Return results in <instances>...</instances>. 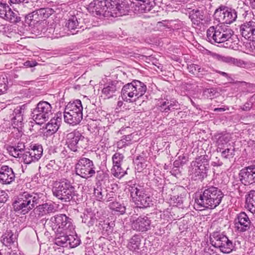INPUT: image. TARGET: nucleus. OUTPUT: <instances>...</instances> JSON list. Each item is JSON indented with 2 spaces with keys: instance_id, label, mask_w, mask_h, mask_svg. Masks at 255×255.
<instances>
[{
  "instance_id": "1",
  "label": "nucleus",
  "mask_w": 255,
  "mask_h": 255,
  "mask_svg": "<svg viewBox=\"0 0 255 255\" xmlns=\"http://www.w3.org/2000/svg\"><path fill=\"white\" fill-rule=\"evenodd\" d=\"M54 196L62 202L71 205L78 204L83 200V195L76 190L73 183L66 178L61 179L55 184L52 189Z\"/></svg>"
},
{
  "instance_id": "2",
  "label": "nucleus",
  "mask_w": 255,
  "mask_h": 255,
  "mask_svg": "<svg viewBox=\"0 0 255 255\" xmlns=\"http://www.w3.org/2000/svg\"><path fill=\"white\" fill-rule=\"evenodd\" d=\"M224 194L222 190L212 185H207L196 193L195 202L199 207L213 209L218 206Z\"/></svg>"
},
{
  "instance_id": "3",
  "label": "nucleus",
  "mask_w": 255,
  "mask_h": 255,
  "mask_svg": "<svg viewBox=\"0 0 255 255\" xmlns=\"http://www.w3.org/2000/svg\"><path fill=\"white\" fill-rule=\"evenodd\" d=\"M50 221V226L55 233L54 244L61 245L65 242L64 236L70 234L74 229L73 220L64 214H58L52 217Z\"/></svg>"
},
{
  "instance_id": "4",
  "label": "nucleus",
  "mask_w": 255,
  "mask_h": 255,
  "mask_svg": "<svg viewBox=\"0 0 255 255\" xmlns=\"http://www.w3.org/2000/svg\"><path fill=\"white\" fill-rule=\"evenodd\" d=\"M42 194L24 192L19 194L12 203L13 210L25 215L41 203Z\"/></svg>"
},
{
  "instance_id": "5",
  "label": "nucleus",
  "mask_w": 255,
  "mask_h": 255,
  "mask_svg": "<svg viewBox=\"0 0 255 255\" xmlns=\"http://www.w3.org/2000/svg\"><path fill=\"white\" fill-rule=\"evenodd\" d=\"M132 202L137 208L146 209L153 205V198L139 184L129 181L126 186Z\"/></svg>"
},
{
  "instance_id": "6",
  "label": "nucleus",
  "mask_w": 255,
  "mask_h": 255,
  "mask_svg": "<svg viewBox=\"0 0 255 255\" xmlns=\"http://www.w3.org/2000/svg\"><path fill=\"white\" fill-rule=\"evenodd\" d=\"M210 158L206 154L198 156L191 162L189 174L192 181L202 182L208 176Z\"/></svg>"
},
{
  "instance_id": "7",
  "label": "nucleus",
  "mask_w": 255,
  "mask_h": 255,
  "mask_svg": "<svg viewBox=\"0 0 255 255\" xmlns=\"http://www.w3.org/2000/svg\"><path fill=\"white\" fill-rule=\"evenodd\" d=\"M96 169L94 161L84 155L78 158L75 165L76 174L86 180L95 176Z\"/></svg>"
},
{
  "instance_id": "8",
  "label": "nucleus",
  "mask_w": 255,
  "mask_h": 255,
  "mask_svg": "<svg viewBox=\"0 0 255 255\" xmlns=\"http://www.w3.org/2000/svg\"><path fill=\"white\" fill-rule=\"evenodd\" d=\"M52 114L51 104L48 102L41 101L31 110V116L37 124L40 125L47 121Z\"/></svg>"
},
{
  "instance_id": "9",
  "label": "nucleus",
  "mask_w": 255,
  "mask_h": 255,
  "mask_svg": "<svg viewBox=\"0 0 255 255\" xmlns=\"http://www.w3.org/2000/svg\"><path fill=\"white\" fill-rule=\"evenodd\" d=\"M66 145L72 151L76 152L78 149L86 148L83 145L88 142V139L78 129H74L68 133L65 137Z\"/></svg>"
},
{
  "instance_id": "10",
  "label": "nucleus",
  "mask_w": 255,
  "mask_h": 255,
  "mask_svg": "<svg viewBox=\"0 0 255 255\" xmlns=\"http://www.w3.org/2000/svg\"><path fill=\"white\" fill-rule=\"evenodd\" d=\"M214 17L218 22L231 24L236 20L237 12L235 9L232 7L221 5L215 10Z\"/></svg>"
},
{
  "instance_id": "11",
  "label": "nucleus",
  "mask_w": 255,
  "mask_h": 255,
  "mask_svg": "<svg viewBox=\"0 0 255 255\" xmlns=\"http://www.w3.org/2000/svg\"><path fill=\"white\" fill-rule=\"evenodd\" d=\"M111 0H94L89 4L92 14L100 18L111 17Z\"/></svg>"
},
{
  "instance_id": "12",
  "label": "nucleus",
  "mask_w": 255,
  "mask_h": 255,
  "mask_svg": "<svg viewBox=\"0 0 255 255\" xmlns=\"http://www.w3.org/2000/svg\"><path fill=\"white\" fill-rule=\"evenodd\" d=\"M143 237L140 234H135L128 240L127 247L134 255H147L148 248L142 245Z\"/></svg>"
},
{
  "instance_id": "13",
  "label": "nucleus",
  "mask_w": 255,
  "mask_h": 255,
  "mask_svg": "<svg viewBox=\"0 0 255 255\" xmlns=\"http://www.w3.org/2000/svg\"><path fill=\"white\" fill-rule=\"evenodd\" d=\"M176 24L172 22H158L155 26L153 27L151 23L148 22H142L138 24V27L141 31H159L160 32H171L174 31L178 28L176 26Z\"/></svg>"
},
{
  "instance_id": "14",
  "label": "nucleus",
  "mask_w": 255,
  "mask_h": 255,
  "mask_svg": "<svg viewBox=\"0 0 255 255\" xmlns=\"http://www.w3.org/2000/svg\"><path fill=\"white\" fill-rule=\"evenodd\" d=\"M239 178L241 182L245 185L255 183V160L250 165L240 170Z\"/></svg>"
},
{
  "instance_id": "15",
  "label": "nucleus",
  "mask_w": 255,
  "mask_h": 255,
  "mask_svg": "<svg viewBox=\"0 0 255 255\" xmlns=\"http://www.w3.org/2000/svg\"><path fill=\"white\" fill-rule=\"evenodd\" d=\"M234 224L236 231L240 233L249 231L252 224L249 216L245 212H241L236 215Z\"/></svg>"
},
{
  "instance_id": "16",
  "label": "nucleus",
  "mask_w": 255,
  "mask_h": 255,
  "mask_svg": "<svg viewBox=\"0 0 255 255\" xmlns=\"http://www.w3.org/2000/svg\"><path fill=\"white\" fill-rule=\"evenodd\" d=\"M111 17H118L128 14L130 9L127 1L122 0H111Z\"/></svg>"
},
{
  "instance_id": "17",
  "label": "nucleus",
  "mask_w": 255,
  "mask_h": 255,
  "mask_svg": "<svg viewBox=\"0 0 255 255\" xmlns=\"http://www.w3.org/2000/svg\"><path fill=\"white\" fill-rule=\"evenodd\" d=\"M148 215H140L131 222L132 229L137 232L145 233L151 228V221Z\"/></svg>"
},
{
  "instance_id": "18",
  "label": "nucleus",
  "mask_w": 255,
  "mask_h": 255,
  "mask_svg": "<svg viewBox=\"0 0 255 255\" xmlns=\"http://www.w3.org/2000/svg\"><path fill=\"white\" fill-rule=\"evenodd\" d=\"M17 13V11L13 12L7 4L0 2V17L10 22L16 23L20 21Z\"/></svg>"
},
{
  "instance_id": "19",
  "label": "nucleus",
  "mask_w": 255,
  "mask_h": 255,
  "mask_svg": "<svg viewBox=\"0 0 255 255\" xmlns=\"http://www.w3.org/2000/svg\"><path fill=\"white\" fill-rule=\"evenodd\" d=\"M46 22L43 20H39L32 11L25 16L24 21L23 23V30L35 31V26L43 25V24H46Z\"/></svg>"
},
{
  "instance_id": "20",
  "label": "nucleus",
  "mask_w": 255,
  "mask_h": 255,
  "mask_svg": "<svg viewBox=\"0 0 255 255\" xmlns=\"http://www.w3.org/2000/svg\"><path fill=\"white\" fill-rule=\"evenodd\" d=\"M124 83L120 80H110L105 85L102 92L108 98L112 97L117 92H120Z\"/></svg>"
},
{
  "instance_id": "21",
  "label": "nucleus",
  "mask_w": 255,
  "mask_h": 255,
  "mask_svg": "<svg viewBox=\"0 0 255 255\" xmlns=\"http://www.w3.org/2000/svg\"><path fill=\"white\" fill-rule=\"evenodd\" d=\"M15 178L13 169L8 165H2L0 167V183L3 184H10Z\"/></svg>"
},
{
  "instance_id": "22",
  "label": "nucleus",
  "mask_w": 255,
  "mask_h": 255,
  "mask_svg": "<svg viewBox=\"0 0 255 255\" xmlns=\"http://www.w3.org/2000/svg\"><path fill=\"white\" fill-rule=\"evenodd\" d=\"M115 226L114 222L109 218H99L96 227L103 235L108 236L113 232Z\"/></svg>"
},
{
  "instance_id": "23",
  "label": "nucleus",
  "mask_w": 255,
  "mask_h": 255,
  "mask_svg": "<svg viewBox=\"0 0 255 255\" xmlns=\"http://www.w3.org/2000/svg\"><path fill=\"white\" fill-rule=\"evenodd\" d=\"M132 6L138 12H147L155 6L154 0H131Z\"/></svg>"
},
{
  "instance_id": "24",
  "label": "nucleus",
  "mask_w": 255,
  "mask_h": 255,
  "mask_svg": "<svg viewBox=\"0 0 255 255\" xmlns=\"http://www.w3.org/2000/svg\"><path fill=\"white\" fill-rule=\"evenodd\" d=\"M81 217L82 219V223L85 224L89 228L92 227L94 225L96 226L98 222L99 219L91 208L86 209Z\"/></svg>"
},
{
  "instance_id": "25",
  "label": "nucleus",
  "mask_w": 255,
  "mask_h": 255,
  "mask_svg": "<svg viewBox=\"0 0 255 255\" xmlns=\"http://www.w3.org/2000/svg\"><path fill=\"white\" fill-rule=\"evenodd\" d=\"M63 116L65 122L73 126L79 124L83 119V114L65 110Z\"/></svg>"
},
{
  "instance_id": "26",
  "label": "nucleus",
  "mask_w": 255,
  "mask_h": 255,
  "mask_svg": "<svg viewBox=\"0 0 255 255\" xmlns=\"http://www.w3.org/2000/svg\"><path fill=\"white\" fill-rule=\"evenodd\" d=\"M17 236L16 230L14 228L12 229H7L1 236V242L4 246L9 247L15 242Z\"/></svg>"
},
{
  "instance_id": "27",
  "label": "nucleus",
  "mask_w": 255,
  "mask_h": 255,
  "mask_svg": "<svg viewBox=\"0 0 255 255\" xmlns=\"http://www.w3.org/2000/svg\"><path fill=\"white\" fill-rule=\"evenodd\" d=\"M214 139L218 147V152L221 151L225 144L230 140V135L226 132H217L214 134Z\"/></svg>"
},
{
  "instance_id": "28",
  "label": "nucleus",
  "mask_w": 255,
  "mask_h": 255,
  "mask_svg": "<svg viewBox=\"0 0 255 255\" xmlns=\"http://www.w3.org/2000/svg\"><path fill=\"white\" fill-rule=\"evenodd\" d=\"M131 84L133 87L134 96L137 98L142 97L147 90L146 85L139 80H133Z\"/></svg>"
},
{
  "instance_id": "29",
  "label": "nucleus",
  "mask_w": 255,
  "mask_h": 255,
  "mask_svg": "<svg viewBox=\"0 0 255 255\" xmlns=\"http://www.w3.org/2000/svg\"><path fill=\"white\" fill-rule=\"evenodd\" d=\"M61 124V119L52 118L46 125L45 133L47 136H51L55 133L59 129Z\"/></svg>"
},
{
  "instance_id": "30",
  "label": "nucleus",
  "mask_w": 255,
  "mask_h": 255,
  "mask_svg": "<svg viewBox=\"0 0 255 255\" xmlns=\"http://www.w3.org/2000/svg\"><path fill=\"white\" fill-rule=\"evenodd\" d=\"M108 207L116 215H123L126 213L127 206L123 202L113 201L109 203Z\"/></svg>"
},
{
  "instance_id": "31",
  "label": "nucleus",
  "mask_w": 255,
  "mask_h": 255,
  "mask_svg": "<svg viewBox=\"0 0 255 255\" xmlns=\"http://www.w3.org/2000/svg\"><path fill=\"white\" fill-rule=\"evenodd\" d=\"M246 207L251 213H255V190H250L246 195Z\"/></svg>"
},
{
  "instance_id": "32",
  "label": "nucleus",
  "mask_w": 255,
  "mask_h": 255,
  "mask_svg": "<svg viewBox=\"0 0 255 255\" xmlns=\"http://www.w3.org/2000/svg\"><path fill=\"white\" fill-rule=\"evenodd\" d=\"M228 237L223 233L220 232H214L211 234L210 237V241L211 244L216 248H218L221 242L224 241L225 238Z\"/></svg>"
},
{
  "instance_id": "33",
  "label": "nucleus",
  "mask_w": 255,
  "mask_h": 255,
  "mask_svg": "<svg viewBox=\"0 0 255 255\" xmlns=\"http://www.w3.org/2000/svg\"><path fill=\"white\" fill-rule=\"evenodd\" d=\"M83 108L81 101L77 99L73 102H69L65 107V111L71 112L72 113H77L83 114Z\"/></svg>"
},
{
  "instance_id": "34",
  "label": "nucleus",
  "mask_w": 255,
  "mask_h": 255,
  "mask_svg": "<svg viewBox=\"0 0 255 255\" xmlns=\"http://www.w3.org/2000/svg\"><path fill=\"white\" fill-rule=\"evenodd\" d=\"M218 249H219L221 252L227 254L231 253L235 249V244H233L232 241L229 240L228 237L225 238L223 242H221Z\"/></svg>"
},
{
  "instance_id": "35",
  "label": "nucleus",
  "mask_w": 255,
  "mask_h": 255,
  "mask_svg": "<svg viewBox=\"0 0 255 255\" xmlns=\"http://www.w3.org/2000/svg\"><path fill=\"white\" fill-rule=\"evenodd\" d=\"M65 237V242L62 244L61 245H58L60 247H64V245L68 242L70 247L72 248H76L81 244V240L80 237L77 234L75 235H71L69 234L64 236Z\"/></svg>"
},
{
  "instance_id": "36",
  "label": "nucleus",
  "mask_w": 255,
  "mask_h": 255,
  "mask_svg": "<svg viewBox=\"0 0 255 255\" xmlns=\"http://www.w3.org/2000/svg\"><path fill=\"white\" fill-rule=\"evenodd\" d=\"M95 182L96 185L102 186L103 184L105 183L107 180H109V175L107 171L104 170H95Z\"/></svg>"
},
{
  "instance_id": "37",
  "label": "nucleus",
  "mask_w": 255,
  "mask_h": 255,
  "mask_svg": "<svg viewBox=\"0 0 255 255\" xmlns=\"http://www.w3.org/2000/svg\"><path fill=\"white\" fill-rule=\"evenodd\" d=\"M39 20H43L48 18L54 13L53 9H49V7L41 8L33 11Z\"/></svg>"
},
{
  "instance_id": "38",
  "label": "nucleus",
  "mask_w": 255,
  "mask_h": 255,
  "mask_svg": "<svg viewBox=\"0 0 255 255\" xmlns=\"http://www.w3.org/2000/svg\"><path fill=\"white\" fill-rule=\"evenodd\" d=\"M15 116L11 119V126L13 128H21L23 125V114H21L20 110L18 112L14 111Z\"/></svg>"
},
{
  "instance_id": "39",
  "label": "nucleus",
  "mask_w": 255,
  "mask_h": 255,
  "mask_svg": "<svg viewBox=\"0 0 255 255\" xmlns=\"http://www.w3.org/2000/svg\"><path fill=\"white\" fill-rule=\"evenodd\" d=\"M37 210L42 215L53 213L55 209L54 206L51 203H45L43 204H38L36 206Z\"/></svg>"
},
{
  "instance_id": "40",
  "label": "nucleus",
  "mask_w": 255,
  "mask_h": 255,
  "mask_svg": "<svg viewBox=\"0 0 255 255\" xmlns=\"http://www.w3.org/2000/svg\"><path fill=\"white\" fill-rule=\"evenodd\" d=\"M122 89L121 91V94L122 99L125 100L127 99V96L129 98H133L134 96V92L133 91V87L131 82L127 83L125 85H123Z\"/></svg>"
},
{
  "instance_id": "41",
  "label": "nucleus",
  "mask_w": 255,
  "mask_h": 255,
  "mask_svg": "<svg viewBox=\"0 0 255 255\" xmlns=\"http://www.w3.org/2000/svg\"><path fill=\"white\" fill-rule=\"evenodd\" d=\"M203 12L198 8L193 9L189 13V18L195 24H198L203 19Z\"/></svg>"
},
{
  "instance_id": "42",
  "label": "nucleus",
  "mask_w": 255,
  "mask_h": 255,
  "mask_svg": "<svg viewBox=\"0 0 255 255\" xmlns=\"http://www.w3.org/2000/svg\"><path fill=\"white\" fill-rule=\"evenodd\" d=\"M25 148L24 144L23 142H18L17 146H9L7 147V150L11 155L14 157H19L20 155V152L24 151Z\"/></svg>"
},
{
  "instance_id": "43",
  "label": "nucleus",
  "mask_w": 255,
  "mask_h": 255,
  "mask_svg": "<svg viewBox=\"0 0 255 255\" xmlns=\"http://www.w3.org/2000/svg\"><path fill=\"white\" fill-rule=\"evenodd\" d=\"M31 150H32V152L34 154V160L37 161L42 155L43 154V147L41 144L38 143H32L30 144L29 146Z\"/></svg>"
},
{
  "instance_id": "44",
  "label": "nucleus",
  "mask_w": 255,
  "mask_h": 255,
  "mask_svg": "<svg viewBox=\"0 0 255 255\" xmlns=\"http://www.w3.org/2000/svg\"><path fill=\"white\" fill-rule=\"evenodd\" d=\"M219 95V93L217 91V89L214 88L205 89L203 90V95L204 97L210 99L217 97Z\"/></svg>"
},
{
  "instance_id": "45",
  "label": "nucleus",
  "mask_w": 255,
  "mask_h": 255,
  "mask_svg": "<svg viewBox=\"0 0 255 255\" xmlns=\"http://www.w3.org/2000/svg\"><path fill=\"white\" fill-rule=\"evenodd\" d=\"M121 165L122 164L113 167L112 171L115 177L121 178L127 174V170L122 167Z\"/></svg>"
},
{
  "instance_id": "46",
  "label": "nucleus",
  "mask_w": 255,
  "mask_h": 255,
  "mask_svg": "<svg viewBox=\"0 0 255 255\" xmlns=\"http://www.w3.org/2000/svg\"><path fill=\"white\" fill-rule=\"evenodd\" d=\"M65 26L68 28V30H75L80 28L78 27L79 23L77 18L75 16H72L69 19L66 23Z\"/></svg>"
},
{
  "instance_id": "47",
  "label": "nucleus",
  "mask_w": 255,
  "mask_h": 255,
  "mask_svg": "<svg viewBox=\"0 0 255 255\" xmlns=\"http://www.w3.org/2000/svg\"><path fill=\"white\" fill-rule=\"evenodd\" d=\"M219 23L215 26L209 27L207 32H226L228 30V26L225 25V23L219 22Z\"/></svg>"
},
{
  "instance_id": "48",
  "label": "nucleus",
  "mask_w": 255,
  "mask_h": 255,
  "mask_svg": "<svg viewBox=\"0 0 255 255\" xmlns=\"http://www.w3.org/2000/svg\"><path fill=\"white\" fill-rule=\"evenodd\" d=\"M225 63L238 67H242L243 65H246V63L244 61L229 56H227Z\"/></svg>"
},
{
  "instance_id": "49",
  "label": "nucleus",
  "mask_w": 255,
  "mask_h": 255,
  "mask_svg": "<svg viewBox=\"0 0 255 255\" xmlns=\"http://www.w3.org/2000/svg\"><path fill=\"white\" fill-rule=\"evenodd\" d=\"M242 32H255V22L250 21L242 24L240 27Z\"/></svg>"
},
{
  "instance_id": "50",
  "label": "nucleus",
  "mask_w": 255,
  "mask_h": 255,
  "mask_svg": "<svg viewBox=\"0 0 255 255\" xmlns=\"http://www.w3.org/2000/svg\"><path fill=\"white\" fill-rule=\"evenodd\" d=\"M240 37L242 40H243L242 38L244 37L245 39L252 41L253 43L251 46L254 47L255 49V33H240Z\"/></svg>"
},
{
  "instance_id": "51",
  "label": "nucleus",
  "mask_w": 255,
  "mask_h": 255,
  "mask_svg": "<svg viewBox=\"0 0 255 255\" xmlns=\"http://www.w3.org/2000/svg\"><path fill=\"white\" fill-rule=\"evenodd\" d=\"M146 159L142 155H138L133 160L134 164H136L137 169H142L145 166Z\"/></svg>"
},
{
  "instance_id": "52",
  "label": "nucleus",
  "mask_w": 255,
  "mask_h": 255,
  "mask_svg": "<svg viewBox=\"0 0 255 255\" xmlns=\"http://www.w3.org/2000/svg\"><path fill=\"white\" fill-rule=\"evenodd\" d=\"M97 187L94 188V194L97 201H104V195L103 194V189L102 186H96Z\"/></svg>"
},
{
  "instance_id": "53",
  "label": "nucleus",
  "mask_w": 255,
  "mask_h": 255,
  "mask_svg": "<svg viewBox=\"0 0 255 255\" xmlns=\"http://www.w3.org/2000/svg\"><path fill=\"white\" fill-rule=\"evenodd\" d=\"M221 152V156L224 159H230L233 158L235 155V148L233 149L227 148Z\"/></svg>"
},
{
  "instance_id": "54",
  "label": "nucleus",
  "mask_w": 255,
  "mask_h": 255,
  "mask_svg": "<svg viewBox=\"0 0 255 255\" xmlns=\"http://www.w3.org/2000/svg\"><path fill=\"white\" fill-rule=\"evenodd\" d=\"M171 200H172L174 203H176L177 206H181L183 204L184 200L186 198V194L181 193L180 195L173 196L171 198Z\"/></svg>"
},
{
  "instance_id": "55",
  "label": "nucleus",
  "mask_w": 255,
  "mask_h": 255,
  "mask_svg": "<svg viewBox=\"0 0 255 255\" xmlns=\"http://www.w3.org/2000/svg\"><path fill=\"white\" fill-rule=\"evenodd\" d=\"M124 156L119 152H116L112 157L113 166L122 164Z\"/></svg>"
},
{
  "instance_id": "56",
  "label": "nucleus",
  "mask_w": 255,
  "mask_h": 255,
  "mask_svg": "<svg viewBox=\"0 0 255 255\" xmlns=\"http://www.w3.org/2000/svg\"><path fill=\"white\" fill-rule=\"evenodd\" d=\"M186 159L185 156H179L177 159L173 162V166L174 168H182L183 166L185 164Z\"/></svg>"
},
{
  "instance_id": "57",
  "label": "nucleus",
  "mask_w": 255,
  "mask_h": 255,
  "mask_svg": "<svg viewBox=\"0 0 255 255\" xmlns=\"http://www.w3.org/2000/svg\"><path fill=\"white\" fill-rule=\"evenodd\" d=\"M217 33H206V40L209 42L213 43L215 42L223 41L225 39L223 38H217L216 35Z\"/></svg>"
},
{
  "instance_id": "58",
  "label": "nucleus",
  "mask_w": 255,
  "mask_h": 255,
  "mask_svg": "<svg viewBox=\"0 0 255 255\" xmlns=\"http://www.w3.org/2000/svg\"><path fill=\"white\" fill-rule=\"evenodd\" d=\"M134 134L131 133L128 135H124L122 136V138L120 140V142L123 143L124 146L128 145L131 143L132 140L133 138Z\"/></svg>"
},
{
  "instance_id": "59",
  "label": "nucleus",
  "mask_w": 255,
  "mask_h": 255,
  "mask_svg": "<svg viewBox=\"0 0 255 255\" xmlns=\"http://www.w3.org/2000/svg\"><path fill=\"white\" fill-rule=\"evenodd\" d=\"M30 154H29L27 151H24L23 153H20V155H22L23 162L25 164H30L32 162H36L32 159V157H30Z\"/></svg>"
},
{
  "instance_id": "60",
  "label": "nucleus",
  "mask_w": 255,
  "mask_h": 255,
  "mask_svg": "<svg viewBox=\"0 0 255 255\" xmlns=\"http://www.w3.org/2000/svg\"><path fill=\"white\" fill-rule=\"evenodd\" d=\"M228 35V38L227 41H229L231 42H234L237 44L240 41V35L235 34V33H227Z\"/></svg>"
},
{
  "instance_id": "61",
  "label": "nucleus",
  "mask_w": 255,
  "mask_h": 255,
  "mask_svg": "<svg viewBox=\"0 0 255 255\" xmlns=\"http://www.w3.org/2000/svg\"><path fill=\"white\" fill-rule=\"evenodd\" d=\"M47 2L49 4H50V6H51L52 7H49V9H53L54 10V12H56L57 13H58L60 12L61 10L62 9V4H54L55 3L52 1H48L46 0Z\"/></svg>"
},
{
  "instance_id": "62",
  "label": "nucleus",
  "mask_w": 255,
  "mask_h": 255,
  "mask_svg": "<svg viewBox=\"0 0 255 255\" xmlns=\"http://www.w3.org/2000/svg\"><path fill=\"white\" fill-rule=\"evenodd\" d=\"M169 103L167 105V112H168L169 111H172L174 110H178L180 109V105L178 104V103L176 101H170L169 102Z\"/></svg>"
},
{
  "instance_id": "63",
  "label": "nucleus",
  "mask_w": 255,
  "mask_h": 255,
  "mask_svg": "<svg viewBox=\"0 0 255 255\" xmlns=\"http://www.w3.org/2000/svg\"><path fill=\"white\" fill-rule=\"evenodd\" d=\"M169 102L167 100L166 101H162L160 102L159 105H158V109L159 111H160L162 112H165L167 113V105L168 104H169Z\"/></svg>"
},
{
  "instance_id": "64",
  "label": "nucleus",
  "mask_w": 255,
  "mask_h": 255,
  "mask_svg": "<svg viewBox=\"0 0 255 255\" xmlns=\"http://www.w3.org/2000/svg\"><path fill=\"white\" fill-rule=\"evenodd\" d=\"M6 82H7V81L4 78L0 79V95L3 94L7 90V86Z\"/></svg>"
}]
</instances>
